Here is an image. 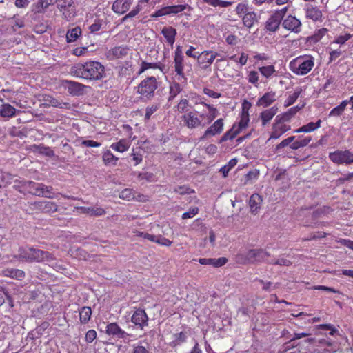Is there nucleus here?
<instances>
[{
	"instance_id": "nucleus-1",
	"label": "nucleus",
	"mask_w": 353,
	"mask_h": 353,
	"mask_svg": "<svg viewBox=\"0 0 353 353\" xmlns=\"http://www.w3.org/2000/svg\"><path fill=\"white\" fill-rule=\"evenodd\" d=\"M13 258L20 262L45 263L57 271L63 270L61 265L58 264L55 257L49 252L44 251L32 246H22L18 249Z\"/></svg>"
},
{
	"instance_id": "nucleus-2",
	"label": "nucleus",
	"mask_w": 353,
	"mask_h": 353,
	"mask_svg": "<svg viewBox=\"0 0 353 353\" xmlns=\"http://www.w3.org/2000/svg\"><path fill=\"white\" fill-rule=\"evenodd\" d=\"M318 330L319 332L316 336L307 339V341L318 347L316 349L318 353H334L336 350L333 347V342L328 337L327 332H329V335L334 336L338 334V330L330 324L319 325Z\"/></svg>"
},
{
	"instance_id": "nucleus-3",
	"label": "nucleus",
	"mask_w": 353,
	"mask_h": 353,
	"mask_svg": "<svg viewBox=\"0 0 353 353\" xmlns=\"http://www.w3.org/2000/svg\"><path fill=\"white\" fill-rule=\"evenodd\" d=\"M70 73L74 77L86 80H99L105 74L104 66L98 61H88L72 66Z\"/></svg>"
},
{
	"instance_id": "nucleus-4",
	"label": "nucleus",
	"mask_w": 353,
	"mask_h": 353,
	"mask_svg": "<svg viewBox=\"0 0 353 353\" xmlns=\"http://www.w3.org/2000/svg\"><path fill=\"white\" fill-rule=\"evenodd\" d=\"M314 60L312 55H301L290 61L289 68L294 74L303 76L308 74L314 68Z\"/></svg>"
},
{
	"instance_id": "nucleus-5",
	"label": "nucleus",
	"mask_w": 353,
	"mask_h": 353,
	"mask_svg": "<svg viewBox=\"0 0 353 353\" xmlns=\"http://www.w3.org/2000/svg\"><path fill=\"white\" fill-rule=\"evenodd\" d=\"M270 254L263 249H250L241 252L236 256V262L239 264L254 263L259 262L268 263Z\"/></svg>"
},
{
	"instance_id": "nucleus-6",
	"label": "nucleus",
	"mask_w": 353,
	"mask_h": 353,
	"mask_svg": "<svg viewBox=\"0 0 353 353\" xmlns=\"http://www.w3.org/2000/svg\"><path fill=\"white\" fill-rule=\"evenodd\" d=\"M159 82L154 77H148L142 80L137 87V93L143 100H151L158 88Z\"/></svg>"
},
{
	"instance_id": "nucleus-7",
	"label": "nucleus",
	"mask_w": 353,
	"mask_h": 353,
	"mask_svg": "<svg viewBox=\"0 0 353 353\" xmlns=\"http://www.w3.org/2000/svg\"><path fill=\"white\" fill-rule=\"evenodd\" d=\"M218 57H220V58L217 59L216 63L225 60V58L221 57L220 54L212 50H205L201 53L199 52L196 60L199 65H200L202 68L206 69L210 66L215 59Z\"/></svg>"
},
{
	"instance_id": "nucleus-8",
	"label": "nucleus",
	"mask_w": 353,
	"mask_h": 353,
	"mask_svg": "<svg viewBox=\"0 0 353 353\" xmlns=\"http://www.w3.org/2000/svg\"><path fill=\"white\" fill-rule=\"evenodd\" d=\"M330 159L335 164L350 165L353 163V152L349 150H336L329 154Z\"/></svg>"
},
{
	"instance_id": "nucleus-9",
	"label": "nucleus",
	"mask_w": 353,
	"mask_h": 353,
	"mask_svg": "<svg viewBox=\"0 0 353 353\" xmlns=\"http://www.w3.org/2000/svg\"><path fill=\"white\" fill-rule=\"evenodd\" d=\"M30 208L38 212L47 214L54 213L58 210V206L55 203L48 201L32 202L30 203Z\"/></svg>"
},
{
	"instance_id": "nucleus-10",
	"label": "nucleus",
	"mask_w": 353,
	"mask_h": 353,
	"mask_svg": "<svg viewBox=\"0 0 353 353\" xmlns=\"http://www.w3.org/2000/svg\"><path fill=\"white\" fill-rule=\"evenodd\" d=\"M17 187L20 192H27L32 195L41 196V194H39L41 193L43 183H35L32 181H21Z\"/></svg>"
},
{
	"instance_id": "nucleus-11",
	"label": "nucleus",
	"mask_w": 353,
	"mask_h": 353,
	"mask_svg": "<svg viewBox=\"0 0 353 353\" xmlns=\"http://www.w3.org/2000/svg\"><path fill=\"white\" fill-rule=\"evenodd\" d=\"M57 7L63 12V16L68 21L75 16L76 9L73 0H58Z\"/></svg>"
},
{
	"instance_id": "nucleus-12",
	"label": "nucleus",
	"mask_w": 353,
	"mask_h": 353,
	"mask_svg": "<svg viewBox=\"0 0 353 353\" xmlns=\"http://www.w3.org/2000/svg\"><path fill=\"white\" fill-rule=\"evenodd\" d=\"M182 120L184 125L189 129H195L205 125L196 112H188L184 114L182 117Z\"/></svg>"
},
{
	"instance_id": "nucleus-13",
	"label": "nucleus",
	"mask_w": 353,
	"mask_h": 353,
	"mask_svg": "<svg viewBox=\"0 0 353 353\" xmlns=\"http://www.w3.org/2000/svg\"><path fill=\"white\" fill-rule=\"evenodd\" d=\"M282 26L291 32L299 34L301 32L302 23L301 21L291 14L283 19Z\"/></svg>"
},
{
	"instance_id": "nucleus-14",
	"label": "nucleus",
	"mask_w": 353,
	"mask_h": 353,
	"mask_svg": "<svg viewBox=\"0 0 353 353\" xmlns=\"http://www.w3.org/2000/svg\"><path fill=\"white\" fill-rule=\"evenodd\" d=\"M290 129V125H285L284 121L279 119V116H277L276 117L275 122L272 125V131L268 140L279 139L283 134L288 131Z\"/></svg>"
},
{
	"instance_id": "nucleus-15",
	"label": "nucleus",
	"mask_w": 353,
	"mask_h": 353,
	"mask_svg": "<svg viewBox=\"0 0 353 353\" xmlns=\"http://www.w3.org/2000/svg\"><path fill=\"white\" fill-rule=\"evenodd\" d=\"M105 332L114 339H128L130 334L122 330L117 323H110L106 325Z\"/></svg>"
},
{
	"instance_id": "nucleus-16",
	"label": "nucleus",
	"mask_w": 353,
	"mask_h": 353,
	"mask_svg": "<svg viewBox=\"0 0 353 353\" xmlns=\"http://www.w3.org/2000/svg\"><path fill=\"white\" fill-rule=\"evenodd\" d=\"M224 122L223 119H219L214 121L210 127H208L204 132L203 136L200 138L203 140L206 138L220 134L223 130Z\"/></svg>"
},
{
	"instance_id": "nucleus-17",
	"label": "nucleus",
	"mask_w": 353,
	"mask_h": 353,
	"mask_svg": "<svg viewBox=\"0 0 353 353\" xmlns=\"http://www.w3.org/2000/svg\"><path fill=\"white\" fill-rule=\"evenodd\" d=\"M131 321L138 328L143 330L144 327L148 325V317L144 310L137 309L132 314Z\"/></svg>"
},
{
	"instance_id": "nucleus-18",
	"label": "nucleus",
	"mask_w": 353,
	"mask_h": 353,
	"mask_svg": "<svg viewBox=\"0 0 353 353\" xmlns=\"http://www.w3.org/2000/svg\"><path fill=\"white\" fill-rule=\"evenodd\" d=\"M65 86L68 89V92L73 96L82 95L84 92L85 85L72 81H65Z\"/></svg>"
},
{
	"instance_id": "nucleus-19",
	"label": "nucleus",
	"mask_w": 353,
	"mask_h": 353,
	"mask_svg": "<svg viewBox=\"0 0 353 353\" xmlns=\"http://www.w3.org/2000/svg\"><path fill=\"white\" fill-rule=\"evenodd\" d=\"M132 0H116L112 6V10L117 14H123L130 8Z\"/></svg>"
},
{
	"instance_id": "nucleus-20",
	"label": "nucleus",
	"mask_w": 353,
	"mask_h": 353,
	"mask_svg": "<svg viewBox=\"0 0 353 353\" xmlns=\"http://www.w3.org/2000/svg\"><path fill=\"white\" fill-rule=\"evenodd\" d=\"M129 48L125 46H116L111 48L107 52V57L110 59H120L125 57L128 53Z\"/></svg>"
},
{
	"instance_id": "nucleus-21",
	"label": "nucleus",
	"mask_w": 353,
	"mask_h": 353,
	"mask_svg": "<svg viewBox=\"0 0 353 353\" xmlns=\"http://www.w3.org/2000/svg\"><path fill=\"white\" fill-rule=\"evenodd\" d=\"M322 121L319 119L315 122H309L294 130V133H310L321 128Z\"/></svg>"
},
{
	"instance_id": "nucleus-22",
	"label": "nucleus",
	"mask_w": 353,
	"mask_h": 353,
	"mask_svg": "<svg viewBox=\"0 0 353 353\" xmlns=\"http://www.w3.org/2000/svg\"><path fill=\"white\" fill-rule=\"evenodd\" d=\"M305 17L314 22H321L323 14L319 8L310 6L305 8Z\"/></svg>"
},
{
	"instance_id": "nucleus-23",
	"label": "nucleus",
	"mask_w": 353,
	"mask_h": 353,
	"mask_svg": "<svg viewBox=\"0 0 353 353\" xmlns=\"http://www.w3.org/2000/svg\"><path fill=\"white\" fill-rule=\"evenodd\" d=\"M282 21L283 19L273 12L265 23V28L268 31L276 32L279 29Z\"/></svg>"
},
{
	"instance_id": "nucleus-24",
	"label": "nucleus",
	"mask_w": 353,
	"mask_h": 353,
	"mask_svg": "<svg viewBox=\"0 0 353 353\" xmlns=\"http://www.w3.org/2000/svg\"><path fill=\"white\" fill-rule=\"evenodd\" d=\"M174 70L178 75V77L176 78L179 81H183L184 83L186 82L187 78L185 77L183 69V57H174Z\"/></svg>"
},
{
	"instance_id": "nucleus-25",
	"label": "nucleus",
	"mask_w": 353,
	"mask_h": 353,
	"mask_svg": "<svg viewBox=\"0 0 353 353\" xmlns=\"http://www.w3.org/2000/svg\"><path fill=\"white\" fill-rule=\"evenodd\" d=\"M312 141L311 136H304L301 135L296 137L295 139L293 141V143L290 144V148L292 150H296L299 148H304L307 146L310 142Z\"/></svg>"
},
{
	"instance_id": "nucleus-26",
	"label": "nucleus",
	"mask_w": 353,
	"mask_h": 353,
	"mask_svg": "<svg viewBox=\"0 0 353 353\" xmlns=\"http://www.w3.org/2000/svg\"><path fill=\"white\" fill-rule=\"evenodd\" d=\"M276 100V93L274 91H270L265 93L261 97H260L257 101L259 106H263L264 108L270 105Z\"/></svg>"
},
{
	"instance_id": "nucleus-27",
	"label": "nucleus",
	"mask_w": 353,
	"mask_h": 353,
	"mask_svg": "<svg viewBox=\"0 0 353 353\" xmlns=\"http://www.w3.org/2000/svg\"><path fill=\"white\" fill-rule=\"evenodd\" d=\"M2 274L4 276L10 277L13 279L22 280L25 278V272L20 269L6 268L3 270Z\"/></svg>"
},
{
	"instance_id": "nucleus-28",
	"label": "nucleus",
	"mask_w": 353,
	"mask_h": 353,
	"mask_svg": "<svg viewBox=\"0 0 353 353\" xmlns=\"http://www.w3.org/2000/svg\"><path fill=\"white\" fill-rule=\"evenodd\" d=\"M278 108L276 106H273L269 109H267L260 114V118L262 121V125H266L274 117V116L277 113Z\"/></svg>"
},
{
	"instance_id": "nucleus-29",
	"label": "nucleus",
	"mask_w": 353,
	"mask_h": 353,
	"mask_svg": "<svg viewBox=\"0 0 353 353\" xmlns=\"http://www.w3.org/2000/svg\"><path fill=\"white\" fill-rule=\"evenodd\" d=\"M161 34L165 38L167 43L172 47L175 42L176 30L173 27H164L161 30Z\"/></svg>"
},
{
	"instance_id": "nucleus-30",
	"label": "nucleus",
	"mask_w": 353,
	"mask_h": 353,
	"mask_svg": "<svg viewBox=\"0 0 353 353\" xmlns=\"http://www.w3.org/2000/svg\"><path fill=\"white\" fill-rule=\"evenodd\" d=\"M77 209L81 212L84 214H88L90 216H99L104 215L105 214V211L101 207L94 206V207H79Z\"/></svg>"
},
{
	"instance_id": "nucleus-31",
	"label": "nucleus",
	"mask_w": 353,
	"mask_h": 353,
	"mask_svg": "<svg viewBox=\"0 0 353 353\" xmlns=\"http://www.w3.org/2000/svg\"><path fill=\"white\" fill-rule=\"evenodd\" d=\"M248 108H249L246 107L245 103L243 104L241 119L239 122L238 128H236L237 130H239V132L245 128L250 121Z\"/></svg>"
},
{
	"instance_id": "nucleus-32",
	"label": "nucleus",
	"mask_w": 353,
	"mask_h": 353,
	"mask_svg": "<svg viewBox=\"0 0 353 353\" xmlns=\"http://www.w3.org/2000/svg\"><path fill=\"white\" fill-rule=\"evenodd\" d=\"M130 141L125 139H120L118 142L111 144L110 148L114 151L119 152H124L130 148Z\"/></svg>"
},
{
	"instance_id": "nucleus-33",
	"label": "nucleus",
	"mask_w": 353,
	"mask_h": 353,
	"mask_svg": "<svg viewBox=\"0 0 353 353\" xmlns=\"http://www.w3.org/2000/svg\"><path fill=\"white\" fill-rule=\"evenodd\" d=\"M261 203L262 198L259 194H254L250 196L249 200V205L252 214H256L257 212L258 209H259L261 207Z\"/></svg>"
},
{
	"instance_id": "nucleus-34",
	"label": "nucleus",
	"mask_w": 353,
	"mask_h": 353,
	"mask_svg": "<svg viewBox=\"0 0 353 353\" xmlns=\"http://www.w3.org/2000/svg\"><path fill=\"white\" fill-rule=\"evenodd\" d=\"M17 112H19V110H16L8 103L3 104L0 107V115L4 118L12 117L16 114Z\"/></svg>"
},
{
	"instance_id": "nucleus-35",
	"label": "nucleus",
	"mask_w": 353,
	"mask_h": 353,
	"mask_svg": "<svg viewBox=\"0 0 353 353\" xmlns=\"http://www.w3.org/2000/svg\"><path fill=\"white\" fill-rule=\"evenodd\" d=\"M303 107V105L294 106L290 108L287 112L279 115V119L284 122L290 121L292 117Z\"/></svg>"
},
{
	"instance_id": "nucleus-36",
	"label": "nucleus",
	"mask_w": 353,
	"mask_h": 353,
	"mask_svg": "<svg viewBox=\"0 0 353 353\" xmlns=\"http://www.w3.org/2000/svg\"><path fill=\"white\" fill-rule=\"evenodd\" d=\"M243 23L247 28L252 27L257 21V16L254 12H249L245 13L242 18Z\"/></svg>"
},
{
	"instance_id": "nucleus-37",
	"label": "nucleus",
	"mask_w": 353,
	"mask_h": 353,
	"mask_svg": "<svg viewBox=\"0 0 353 353\" xmlns=\"http://www.w3.org/2000/svg\"><path fill=\"white\" fill-rule=\"evenodd\" d=\"M259 71L266 79H270L276 75V71L273 65L259 67Z\"/></svg>"
},
{
	"instance_id": "nucleus-38",
	"label": "nucleus",
	"mask_w": 353,
	"mask_h": 353,
	"mask_svg": "<svg viewBox=\"0 0 353 353\" xmlns=\"http://www.w3.org/2000/svg\"><path fill=\"white\" fill-rule=\"evenodd\" d=\"M102 159L105 165H116L119 158L114 156L110 150H105L103 153Z\"/></svg>"
},
{
	"instance_id": "nucleus-39",
	"label": "nucleus",
	"mask_w": 353,
	"mask_h": 353,
	"mask_svg": "<svg viewBox=\"0 0 353 353\" xmlns=\"http://www.w3.org/2000/svg\"><path fill=\"white\" fill-rule=\"evenodd\" d=\"M347 105V100H343L336 107L334 108L329 113V117H334L341 116Z\"/></svg>"
},
{
	"instance_id": "nucleus-40",
	"label": "nucleus",
	"mask_w": 353,
	"mask_h": 353,
	"mask_svg": "<svg viewBox=\"0 0 353 353\" xmlns=\"http://www.w3.org/2000/svg\"><path fill=\"white\" fill-rule=\"evenodd\" d=\"M92 314V310L90 307H83L79 311L80 321L81 323H87Z\"/></svg>"
},
{
	"instance_id": "nucleus-41",
	"label": "nucleus",
	"mask_w": 353,
	"mask_h": 353,
	"mask_svg": "<svg viewBox=\"0 0 353 353\" xmlns=\"http://www.w3.org/2000/svg\"><path fill=\"white\" fill-rule=\"evenodd\" d=\"M352 34L350 33H344L335 37L334 39L331 42V46L338 44L340 46L344 45L348 40L352 38Z\"/></svg>"
},
{
	"instance_id": "nucleus-42",
	"label": "nucleus",
	"mask_w": 353,
	"mask_h": 353,
	"mask_svg": "<svg viewBox=\"0 0 353 353\" xmlns=\"http://www.w3.org/2000/svg\"><path fill=\"white\" fill-rule=\"evenodd\" d=\"M81 34V29L79 27H76L69 30L66 34L67 41L69 43L73 42Z\"/></svg>"
},
{
	"instance_id": "nucleus-43",
	"label": "nucleus",
	"mask_w": 353,
	"mask_h": 353,
	"mask_svg": "<svg viewBox=\"0 0 353 353\" xmlns=\"http://www.w3.org/2000/svg\"><path fill=\"white\" fill-rule=\"evenodd\" d=\"M182 90L183 88L179 83H172L170 86V96L168 100H173L182 91Z\"/></svg>"
},
{
	"instance_id": "nucleus-44",
	"label": "nucleus",
	"mask_w": 353,
	"mask_h": 353,
	"mask_svg": "<svg viewBox=\"0 0 353 353\" xmlns=\"http://www.w3.org/2000/svg\"><path fill=\"white\" fill-rule=\"evenodd\" d=\"M239 132V130H237L235 125H233V127L230 130L227 131L222 136L220 139V143L233 139Z\"/></svg>"
},
{
	"instance_id": "nucleus-45",
	"label": "nucleus",
	"mask_w": 353,
	"mask_h": 353,
	"mask_svg": "<svg viewBox=\"0 0 353 353\" xmlns=\"http://www.w3.org/2000/svg\"><path fill=\"white\" fill-rule=\"evenodd\" d=\"M205 3L213 7L227 8L232 5L231 1L222 0H203Z\"/></svg>"
},
{
	"instance_id": "nucleus-46",
	"label": "nucleus",
	"mask_w": 353,
	"mask_h": 353,
	"mask_svg": "<svg viewBox=\"0 0 353 353\" xmlns=\"http://www.w3.org/2000/svg\"><path fill=\"white\" fill-rule=\"evenodd\" d=\"M301 90L300 88H296L294 92L290 94L288 98L284 101V105L285 107L290 106L292 105L299 98L301 94Z\"/></svg>"
},
{
	"instance_id": "nucleus-47",
	"label": "nucleus",
	"mask_w": 353,
	"mask_h": 353,
	"mask_svg": "<svg viewBox=\"0 0 353 353\" xmlns=\"http://www.w3.org/2000/svg\"><path fill=\"white\" fill-rule=\"evenodd\" d=\"M268 263L281 266H290L292 265V262L285 259L284 255H281L278 259H268Z\"/></svg>"
},
{
	"instance_id": "nucleus-48",
	"label": "nucleus",
	"mask_w": 353,
	"mask_h": 353,
	"mask_svg": "<svg viewBox=\"0 0 353 353\" xmlns=\"http://www.w3.org/2000/svg\"><path fill=\"white\" fill-rule=\"evenodd\" d=\"M237 160L236 159H231L226 165L221 168L220 172L223 174V177H226L228 172L236 165Z\"/></svg>"
},
{
	"instance_id": "nucleus-49",
	"label": "nucleus",
	"mask_w": 353,
	"mask_h": 353,
	"mask_svg": "<svg viewBox=\"0 0 353 353\" xmlns=\"http://www.w3.org/2000/svg\"><path fill=\"white\" fill-rule=\"evenodd\" d=\"M54 1V0H39L36 4L34 11L38 13L41 12L43 9L47 8Z\"/></svg>"
},
{
	"instance_id": "nucleus-50",
	"label": "nucleus",
	"mask_w": 353,
	"mask_h": 353,
	"mask_svg": "<svg viewBox=\"0 0 353 353\" xmlns=\"http://www.w3.org/2000/svg\"><path fill=\"white\" fill-rule=\"evenodd\" d=\"M52 190L53 188L52 186H48L43 183V187L41 188V193H39V194H41V197L53 199L54 198V194L52 192Z\"/></svg>"
},
{
	"instance_id": "nucleus-51",
	"label": "nucleus",
	"mask_w": 353,
	"mask_h": 353,
	"mask_svg": "<svg viewBox=\"0 0 353 353\" xmlns=\"http://www.w3.org/2000/svg\"><path fill=\"white\" fill-rule=\"evenodd\" d=\"M12 179L10 174L0 170V188L11 183Z\"/></svg>"
},
{
	"instance_id": "nucleus-52",
	"label": "nucleus",
	"mask_w": 353,
	"mask_h": 353,
	"mask_svg": "<svg viewBox=\"0 0 353 353\" xmlns=\"http://www.w3.org/2000/svg\"><path fill=\"white\" fill-rule=\"evenodd\" d=\"M187 6H188L187 5H176V6H167L168 15L169 14H176L179 12H181L186 9Z\"/></svg>"
},
{
	"instance_id": "nucleus-53",
	"label": "nucleus",
	"mask_w": 353,
	"mask_h": 353,
	"mask_svg": "<svg viewBox=\"0 0 353 353\" xmlns=\"http://www.w3.org/2000/svg\"><path fill=\"white\" fill-rule=\"evenodd\" d=\"M33 147L35 148V151H37L41 154H43L48 157H52L54 155L53 151L49 147L35 145Z\"/></svg>"
},
{
	"instance_id": "nucleus-54",
	"label": "nucleus",
	"mask_w": 353,
	"mask_h": 353,
	"mask_svg": "<svg viewBox=\"0 0 353 353\" xmlns=\"http://www.w3.org/2000/svg\"><path fill=\"white\" fill-rule=\"evenodd\" d=\"M159 105L157 103L148 105L145 109V119L148 120L151 116L159 109Z\"/></svg>"
},
{
	"instance_id": "nucleus-55",
	"label": "nucleus",
	"mask_w": 353,
	"mask_h": 353,
	"mask_svg": "<svg viewBox=\"0 0 353 353\" xmlns=\"http://www.w3.org/2000/svg\"><path fill=\"white\" fill-rule=\"evenodd\" d=\"M259 80V75L256 71H250L248 75V81L249 83L254 85L255 86L258 85Z\"/></svg>"
},
{
	"instance_id": "nucleus-56",
	"label": "nucleus",
	"mask_w": 353,
	"mask_h": 353,
	"mask_svg": "<svg viewBox=\"0 0 353 353\" xmlns=\"http://www.w3.org/2000/svg\"><path fill=\"white\" fill-rule=\"evenodd\" d=\"M141 10L142 7L141 6V5L137 4L128 14H127L124 17H123L122 21H125L128 19L135 17L137 14H139V12Z\"/></svg>"
},
{
	"instance_id": "nucleus-57",
	"label": "nucleus",
	"mask_w": 353,
	"mask_h": 353,
	"mask_svg": "<svg viewBox=\"0 0 353 353\" xmlns=\"http://www.w3.org/2000/svg\"><path fill=\"white\" fill-rule=\"evenodd\" d=\"M248 5L245 3H240L236 6V13L239 16L245 15V13L249 12H248Z\"/></svg>"
},
{
	"instance_id": "nucleus-58",
	"label": "nucleus",
	"mask_w": 353,
	"mask_h": 353,
	"mask_svg": "<svg viewBox=\"0 0 353 353\" xmlns=\"http://www.w3.org/2000/svg\"><path fill=\"white\" fill-rule=\"evenodd\" d=\"M199 213V208L197 207L190 208L188 212H184L182 214L183 219H188L193 218Z\"/></svg>"
},
{
	"instance_id": "nucleus-59",
	"label": "nucleus",
	"mask_w": 353,
	"mask_h": 353,
	"mask_svg": "<svg viewBox=\"0 0 353 353\" xmlns=\"http://www.w3.org/2000/svg\"><path fill=\"white\" fill-rule=\"evenodd\" d=\"M50 104L53 107H57L59 108L68 109L70 108V104L66 102H61L56 99H52L50 101Z\"/></svg>"
},
{
	"instance_id": "nucleus-60",
	"label": "nucleus",
	"mask_w": 353,
	"mask_h": 353,
	"mask_svg": "<svg viewBox=\"0 0 353 353\" xmlns=\"http://www.w3.org/2000/svg\"><path fill=\"white\" fill-rule=\"evenodd\" d=\"M189 106V101L186 99H182L180 100L177 105V110L180 112H185L188 111V107Z\"/></svg>"
},
{
	"instance_id": "nucleus-61",
	"label": "nucleus",
	"mask_w": 353,
	"mask_h": 353,
	"mask_svg": "<svg viewBox=\"0 0 353 353\" xmlns=\"http://www.w3.org/2000/svg\"><path fill=\"white\" fill-rule=\"evenodd\" d=\"M158 65L154 63H147L145 61H143L141 65L140 70L139 71V74H141L144 72L145 70L150 68H157Z\"/></svg>"
},
{
	"instance_id": "nucleus-62",
	"label": "nucleus",
	"mask_w": 353,
	"mask_h": 353,
	"mask_svg": "<svg viewBox=\"0 0 353 353\" xmlns=\"http://www.w3.org/2000/svg\"><path fill=\"white\" fill-rule=\"evenodd\" d=\"M119 197L122 199L130 201L134 198V194L131 189H125L121 192Z\"/></svg>"
},
{
	"instance_id": "nucleus-63",
	"label": "nucleus",
	"mask_w": 353,
	"mask_h": 353,
	"mask_svg": "<svg viewBox=\"0 0 353 353\" xmlns=\"http://www.w3.org/2000/svg\"><path fill=\"white\" fill-rule=\"evenodd\" d=\"M132 348L130 353H150L147 347L141 345L134 344Z\"/></svg>"
},
{
	"instance_id": "nucleus-64",
	"label": "nucleus",
	"mask_w": 353,
	"mask_h": 353,
	"mask_svg": "<svg viewBox=\"0 0 353 353\" xmlns=\"http://www.w3.org/2000/svg\"><path fill=\"white\" fill-rule=\"evenodd\" d=\"M97 336V334L94 330H90L85 334V340L87 343H92L96 339Z\"/></svg>"
}]
</instances>
